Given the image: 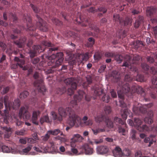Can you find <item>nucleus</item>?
Wrapping results in <instances>:
<instances>
[{
    "mask_svg": "<svg viewBox=\"0 0 157 157\" xmlns=\"http://www.w3.org/2000/svg\"><path fill=\"white\" fill-rule=\"evenodd\" d=\"M59 114L60 116L58 118V120L61 121L63 118L66 117L68 113L69 114V119L68 124L71 127L75 126V127H78L81 125V118L77 116L75 113L71 109V108L67 107L65 109L60 107L58 109Z\"/></svg>",
    "mask_w": 157,
    "mask_h": 157,
    "instance_id": "f257e3e1",
    "label": "nucleus"
},
{
    "mask_svg": "<svg viewBox=\"0 0 157 157\" xmlns=\"http://www.w3.org/2000/svg\"><path fill=\"white\" fill-rule=\"evenodd\" d=\"M127 122L130 126L134 127L139 131H148L150 130L149 128L145 125H143L141 126V125L143 123V121L139 118H134V122L130 119L128 120Z\"/></svg>",
    "mask_w": 157,
    "mask_h": 157,
    "instance_id": "f03ea898",
    "label": "nucleus"
},
{
    "mask_svg": "<svg viewBox=\"0 0 157 157\" xmlns=\"http://www.w3.org/2000/svg\"><path fill=\"white\" fill-rule=\"evenodd\" d=\"M8 97L5 96L4 98V101L6 107L7 105L10 109H16L18 108L20 105L19 101L18 99L14 101V102L8 103Z\"/></svg>",
    "mask_w": 157,
    "mask_h": 157,
    "instance_id": "7ed1b4c3",
    "label": "nucleus"
},
{
    "mask_svg": "<svg viewBox=\"0 0 157 157\" xmlns=\"http://www.w3.org/2000/svg\"><path fill=\"white\" fill-rule=\"evenodd\" d=\"M121 87H118V90L117 91V94L118 97L122 100L124 96V94L128 92L130 90V88L128 83H126L124 85L122 88H121Z\"/></svg>",
    "mask_w": 157,
    "mask_h": 157,
    "instance_id": "20e7f679",
    "label": "nucleus"
},
{
    "mask_svg": "<svg viewBox=\"0 0 157 157\" xmlns=\"http://www.w3.org/2000/svg\"><path fill=\"white\" fill-rule=\"evenodd\" d=\"M23 114V117L25 120H29L30 119L31 114L28 111L27 107H22L19 110V116L21 117Z\"/></svg>",
    "mask_w": 157,
    "mask_h": 157,
    "instance_id": "39448f33",
    "label": "nucleus"
},
{
    "mask_svg": "<svg viewBox=\"0 0 157 157\" xmlns=\"http://www.w3.org/2000/svg\"><path fill=\"white\" fill-rule=\"evenodd\" d=\"M85 94L84 92L82 91H80L78 92V96H74V100L71 101L70 103V105L72 106V107L74 106L77 104L76 101H79L84 96H85Z\"/></svg>",
    "mask_w": 157,
    "mask_h": 157,
    "instance_id": "423d86ee",
    "label": "nucleus"
},
{
    "mask_svg": "<svg viewBox=\"0 0 157 157\" xmlns=\"http://www.w3.org/2000/svg\"><path fill=\"white\" fill-rule=\"evenodd\" d=\"M109 148L106 146H99L97 147L96 151L98 154L103 155L107 153L109 151Z\"/></svg>",
    "mask_w": 157,
    "mask_h": 157,
    "instance_id": "0eeeda50",
    "label": "nucleus"
},
{
    "mask_svg": "<svg viewBox=\"0 0 157 157\" xmlns=\"http://www.w3.org/2000/svg\"><path fill=\"white\" fill-rule=\"evenodd\" d=\"M4 112L3 114H1L2 116H3L4 121L6 124L8 123L9 121H12L13 117L9 114L7 109H4Z\"/></svg>",
    "mask_w": 157,
    "mask_h": 157,
    "instance_id": "6e6552de",
    "label": "nucleus"
},
{
    "mask_svg": "<svg viewBox=\"0 0 157 157\" xmlns=\"http://www.w3.org/2000/svg\"><path fill=\"white\" fill-rule=\"evenodd\" d=\"M80 149H82L83 152L86 155H91L94 152L93 149L90 147L87 144H85L82 146Z\"/></svg>",
    "mask_w": 157,
    "mask_h": 157,
    "instance_id": "1a4fd4ad",
    "label": "nucleus"
},
{
    "mask_svg": "<svg viewBox=\"0 0 157 157\" xmlns=\"http://www.w3.org/2000/svg\"><path fill=\"white\" fill-rule=\"evenodd\" d=\"M34 86L40 92L44 91L45 88L43 83V80L41 79L40 81L36 80L34 83Z\"/></svg>",
    "mask_w": 157,
    "mask_h": 157,
    "instance_id": "9d476101",
    "label": "nucleus"
},
{
    "mask_svg": "<svg viewBox=\"0 0 157 157\" xmlns=\"http://www.w3.org/2000/svg\"><path fill=\"white\" fill-rule=\"evenodd\" d=\"M55 149L54 144L52 142H49L47 145L44 148L43 152L47 153L51 152Z\"/></svg>",
    "mask_w": 157,
    "mask_h": 157,
    "instance_id": "9b49d317",
    "label": "nucleus"
},
{
    "mask_svg": "<svg viewBox=\"0 0 157 157\" xmlns=\"http://www.w3.org/2000/svg\"><path fill=\"white\" fill-rule=\"evenodd\" d=\"M40 114V112L38 110L34 111H33L32 117V122L34 124L38 125L39 122L37 121L38 117Z\"/></svg>",
    "mask_w": 157,
    "mask_h": 157,
    "instance_id": "f8f14e48",
    "label": "nucleus"
},
{
    "mask_svg": "<svg viewBox=\"0 0 157 157\" xmlns=\"http://www.w3.org/2000/svg\"><path fill=\"white\" fill-rule=\"evenodd\" d=\"M113 156L115 157H122L123 152L121 149L118 146L116 147L113 151Z\"/></svg>",
    "mask_w": 157,
    "mask_h": 157,
    "instance_id": "ddd939ff",
    "label": "nucleus"
},
{
    "mask_svg": "<svg viewBox=\"0 0 157 157\" xmlns=\"http://www.w3.org/2000/svg\"><path fill=\"white\" fill-rule=\"evenodd\" d=\"M36 16L38 19V21L40 27V29L44 32L47 31V27L45 23L43 21V20L39 17L38 15H36Z\"/></svg>",
    "mask_w": 157,
    "mask_h": 157,
    "instance_id": "4468645a",
    "label": "nucleus"
},
{
    "mask_svg": "<svg viewBox=\"0 0 157 157\" xmlns=\"http://www.w3.org/2000/svg\"><path fill=\"white\" fill-rule=\"evenodd\" d=\"M76 81L73 78H68L65 80L64 82L67 84H71V86L74 89H76L77 87Z\"/></svg>",
    "mask_w": 157,
    "mask_h": 157,
    "instance_id": "2eb2a0df",
    "label": "nucleus"
},
{
    "mask_svg": "<svg viewBox=\"0 0 157 157\" xmlns=\"http://www.w3.org/2000/svg\"><path fill=\"white\" fill-rule=\"evenodd\" d=\"M15 61L17 62V64L18 65L19 67L22 68L23 70H26L27 69V67L26 66H24V67L22 65L25 64V61L23 59H19L17 57H15L14 59Z\"/></svg>",
    "mask_w": 157,
    "mask_h": 157,
    "instance_id": "dca6fc26",
    "label": "nucleus"
},
{
    "mask_svg": "<svg viewBox=\"0 0 157 157\" xmlns=\"http://www.w3.org/2000/svg\"><path fill=\"white\" fill-rule=\"evenodd\" d=\"M63 54L62 52H60L58 53L57 58L58 59L56 62V67H57L61 65L63 60Z\"/></svg>",
    "mask_w": 157,
    "mask_h": 157,
    "instance_id": "f3484780",
    "label": "nucleus"
},
{
    "mask_svg": "<svg viewBox=\"0 0 157 157\" xmlns=\"http://www.w3.org/2000/svg\"><path fill=\"white\" fill-rule=\"evenodd\" d=\"M94 94L97 96L101 95L103 92V89L101 87L99 86H96L94 88Z\"/></svg>",
    "mask_w": 157,
    "mask_h": 157,
    "instance_id": "a211bd4d",
    "label": "nucleus"
},
{
    "mask_svg": "<svg viewBox=\"0 0 157 157\" xmlns=\"http://www.w3.org/2000/svg\"><path fill=\"white\" fill-rule=\"evenodd\" d=\"M83 139V138L79 134H74L71 139V140L74 142L81 141Z\"/></svg>",
    "mask_w": 157,
    "mask_h": 157,
    "instance_id": "6ab92c4d",
    "label": "nucleus"
},
{
    "mask_svg": "<svg viewBox=\"0 0 157 157\" xmlns=\"http://www.w3.org/2000/svg\"><path fill=\"white\" fill-rule=\"evenodd\" d=\"M157 12V9L153 7H148L146 10V14L148 16H150L154 13Z\"/></svg>",
    "mask_w": 157,
    "mask_h": 157,
    "instance_id": "aec40b11",
    "label": "nucleus"
},
{
    "mask_svg": "<svg viewBox=\"0 0 157 157\" xmlns=\"http://www.w3.org/2000/svg\"><path fill=\"white\" fill-rule=\"evenodd\" d=\"M50 122L51 120L47 115L41 116L40 119V122L41 124L44 122L48 123Z\"/></svg>",
    "mask_w": 157,
    "mask_h": 157,
    "instance_id": "412c9836",
    "label": "nucleus"
},
{
    "mask_svg": "<svg viewBox=\"0 0 157 157\" xmlns=\"http://www.w3.org/2000/svg\"><path fill=\"white\" fill-rule=\"evenodd\" d=\"M130 111L127 109H125L121 112V115L122 118L124 120L127 118V116L130 113Z\"/></svg>",
    "mask_w": 157,
    "mask_h": 157,
    "instance_id": "4be33fe9",
    "label": "nucleus"
},
{
    "mask_svg": "<svg viewBox=\"0 0 157 157\" xmlns=\"http://www.w3.org/2000/svg\"><path fill=\"white\" fill-rule=\"evenodd\" d=\"M33 48L34 49V51L31 52L32 54H33L34 55L36 53H39L43 52L44 50L41 49L40 46L39 45L34 46Z\"/></svg>",
    "mask_w": 157,
    "mask_h": 157,
    "instance_id": "5701e85b",
    "label": "nucleus"
},
{
    "mask_svg": "<svg viewBox=\"0 0 157 157\" xmlns=\"http://www.w3.org/2000/svg\"><path fill=\"white\" fill-rule=\"evenodd\" d=\"M32 146L29 145L25 148L22 149V151H19V153L21 155H26L31 150Z\"/></svg>",
    "mask_w": 157,
    "mask_h": 157,
    "instance_id": "b1692460",
    "label": "nucleus"
},
{
    "mask_svg": "<svg viewBox=\"0 0 157 157\" xmlns=\"http://www.w3.org/2000/svg\"><path fill=\"white\" fill-rule=\"evenodd\" d=\"M132 56H127L125 57V59L126 61H125L123 65V66H125L126 67H128L129 64L131 63V60L132 59Z\"/></svg>",
    "mask_w": 157,
    "mask_h": 157,
    "instance_id": "393cba45",
    "label": "nucleus"
},
{
    "mask_svg": "<svg viewBox=\"0 0 157 157\" xmlns=\"http://www.w3.org/2000/svg\"><path fill=\"white\" fill-rule=\"evenodd\" d=\"M104 119V116L102 114L97 115L94 117L95 121L98 123H100Z\"/></svg>",
    "mask_w": 157,
    "mask_h": 157,
    "instance_id": "a878e982",
    "label": "nucleus"
},
{
    "mask_svg": "<svg viewBox=\"0 0 157 157\" xmlns=\"http://www.w3.org/2000/svg\"><path fill=\"white\" fill-rule=\"evenodd\" d=\"M2 129L4 131L7 132V133L4 135V137L6 138H9L11 134V129L10 128L3 127L2 128Z\"/></svg>",
    "mask_w": 157,
    "mask_h": 157,
    "instance_id": "bb28decb",
    "label": "nucleus"
},
{
    "mask_svg": "<svg viewBox=\"0 0 157 157\" xmlns=\"http://www.w3.org/2000/svg\"><path fill=\"white\" fill-rule=\"evenodd\" d=\"M50 134L53 135H56L59 133H60L61 136L63 135V134L62 132H61L60 130L58 129L54 130H49Z\"/></svg>",
    "mask_w": 157,
    "mask_h": 157,
    "instance_id": "cd10ccee",
    "label": "nucleus"
},
{
    "mask_svg": "<svg viewBox=\"0 0 157 157\" xmlns=\"http://www.w3.org/2000/svg\"><path fill=\"white\" fill-rule=\"evenodd\" d=\"M143 108L142 106H141V105L138 104V106L137 107L135 105L134 106L133 109V112L136 114L137 113V111L139 110L141 112H143L142 111Z\"/></svg>",
    "mask_w": 157,
    "mask_h": 157,
    "instance_id": "c85d7f7f",
    "label": "nucleus"
},
{
    "mask_svg": "<svg viewBox=\"0 0 157 157\" xmlns=\"http://www.w3.org/2000/svg\"><path fill=\"white\" fill-rule=\"evenodd\" d=\"M26 40L25 38H24L22 39V40L21 39H20V41L19 42H15V44L17 45L18 47L19 48L22 47L24 45V43Z\"/></svg>",
    "mask_w": 157,
    "mask_h": 157,
    "instance_id": "c756f323",
    "label": "nucleus"
},
{
    "mask_svg": "<svg viewBox=\"0 0 157 157\" xmlns=\"http://www.w3.org/2000/svg\"><path fill=\"white\" fill-rule=\"evenodd\" d=\"M122 152L123 154V156L130 157L132 155L131 151L128 149H124Z\"/></svg>",
    "mask_w": 157,
    "mask_h": 157,
    "instance_id": "7c9ffc66",
    "label": "nucleus"
},
{
    "mask_svg": "<svg viewBox=\"0 0 157 157\" xmlns=\"http://www.w3.org/2000/svg\"><path fill=\"white\" fill-rule=\"evenodd\" d=\"M105 122L107 127L109 128H111L113 127V124L109 118L107 117L105 119Z\"/></svg>",
    "mask_w": 157,
    "mask_h": 157,
    "instance_id": "2f4dec72",
    "label": "nucleus"
},
{
    "mask_svg": "<svg viewBox=\"0 0 157 157\" xmlns=\"http://www.w3.org/2000/svg\"><path fill=\"white\" fill-rule=\"evenodd\" d=\"M51 134L49 131L47 132V133L44 136H42L41 137V138L44 141H47L49 138Z\"/></svg>",
    "mask_w": 157,
    "mask_h": 157,
    "instance_id": "473e14b6",
    "label": "nucleus"
},
{
    "mask_svg": "<svg viewBox=\"0 0 157 157\" xmlns=\"http://www.w3.org/2000/svg\"><path fill=\"white\" fill-rule=\"evenodd\" d=\"M2 151L5 153L10 152V149L8 146L6 145H3L2 147Z\"/></svg>",
    "mask_w": 157,
    "mask_h": 157,
    "instance_id": "72a5a7b5",
    "label": "nucleus"
},
{
    "mask_svg": "<svg viewBox=\"0 0 157 157\" xmlns=\"http://www.w3.org/2000/svg\"><path fill=\"white\" fill-rule=\"evenodd\" d=\"M143 17H141L139 18L138 21L137 20L136 21L135 23V27L136 28H137L139 27L140 25V23H141L143 22Z\"/></svg>",
    "mask_w": 157,
    "mask_h": 157,
    "instance_id": "f704fd0d",
    "label": "nucleus"
},
{
    "mask_svg": "<svg viewBox=\"0 0 157 157\" xmlns=\"http://www.w3.org/2000/svg\"><path fill=\"white\" fill-rule=\"evenodd\" d=\"M118 131L119 133H121L123 135H125L127 131L124 128L120 127L118 128Z\"/></svg>",
    "mask_w": 157,
    "mask_h": 157,
    "instance_id": "c9c22d12",
    "label": "nucleus"
},
{
    "mask_svg": "<svg viewBox=\"0 0 157 157\" xmlns=\"http://www.w3.org/2000/svg\"><path fill=\"white\" fill-rule=\"evenodd\" d=\"M15 134L18 135L23 136L26 134L25 131L24 130H18L15 132Z\"/></svg>",
    "mask_w": 157,
    "mask_h": 157,
    "instance_id": "e433bc0d",
    "label": "nucleus"
},
{
    "mask_svg": "<svg viewBox=\"0 0 157 157\" xmlns=\"http://www.w3.org/2000/svg\"><path fill=\"white\" fill-rule=\"evenodd\" d=\"M28 95V92L27 91H24L21 93L20 97L22 99L24 98H26Z\"/></svg>",
    "mask_w": 157,
    "mask_h": 157,
    "instance_id": "4c0bfd02",
    "label": "nucleus"
},
{
    "mask_svg": "<svg viewBox=\"0 0 157 157\" xmlns=\"http://www.w3.org/2000/svg\"><path fill=\"white\" fill-rule=\"evenodd\" d=\"M109 97L108 95H105L103 96L101 98L102 100L103 101H105V102L108 103L109 100Z\"/></svg>",
    "mask_w": 157,
    "mask_h": 157,
    "instance_id": "58836bf2",
    "label": "nucleus"
},
{
    "mask_svg": "<svg viewBox=\"0 0 157 157\" xmlns=\"http://www.w3.org/2000/svg\"><path fill=\"white\" fill-rule=\"evenodd\" d=\"M114 120L115 122H117L122 125L125 124V122L122 120L120 118L117 117H115Z\"/></svg>",
    "mask_w": 157,
    "mask_h": 157,
    "instance_id": "ea45409f",
    "label": "nucleus"
},
{
    "mask_svg": "<svg viewBox=\"0 0 157 157\" xmlns=\"http://www.w3.org/2000/svg\"><path fill=\"white\" fill-rule=\"evenodd\" d=\"M18 147L15 148L14 147L13 148H11V152L13 154H17L18 153H19V151H20L18 150L17 149Z\"/></svg>",
    "mask_w": 157,
    "mask_h": 157,
    "instance_id": "a19ab883",
    "label": "nucleus"
},
{
    "mask_svg": "<svg viewBox=\"0 0 157 157\" xmlns=\"http://www.w3.org/2000/svg\"><path fill=\"white\" fill-rule=\"evenodd\" d=\"M144 121L146 123L150 124L152 123L153 121L151 118L146 117L144 119Z\"/></svg>",
    "mask_w": 157,
    "mask_h": 157,
    "instance_id": "79ce46f5",
    "label": "nucleus"
},
{
    "mask_svg": "<svg viewBox=\"0 0 157 157\" xmlns=\"http://www.w3.org/2000/svg\"><path fill=\"white\" fill-rule=\"evenodd\" d=\"M93 124V121L91 119H89L86 121H85L84 123V125L86 126H91Z\"/></svg>",
    "mask_w": 157,
    "mask_h": 157,
    "instance_id": "37998d69",
    "label": "nucleus"
},
{
    "mask_svg": "<svg viewBox=\"0 0 157 157\" xmlns=\"http://www.w3.org/2000/svg\"><path fill=\"white\" fill-rule=\"evenodd\" d=\"M122 56L119 55H117L115 57V59L118 63H120L122 61Z\"/></svg>",
    "mask_w": 157,
    "mask_h": 157,
    "instance_id": "c03bdc74",
    "label": "nucleus"
},
{
    "mask_svg": "<svg viewBox=\"0 0 157 157\" xmlns=\"http://www.w3.org/2000/svg\"><path fill=\"white\" fill-rule=\"evenodd\" d=\"M52 20L53 23L56 25H60L62 24V22L59 21L58 19H56L55 18H53Z\"/></svg>",
    "mask_w": 157,
    "mask_h": 157,
    "instance_id": "a18cd8bd",
    "label": "nucleus"
},
{
    "mask_svg": "<svg viewBox=\"0 0 157 157\" xmlns=\"http://www.w3.org/2000/svg\"><path fill=\"white\" fill-rule=\"evenodd\" d=\"M136 133V131L135 130L132 129L131 132V138L132 139H135V134Z\"/></svg>",
    "mask_w": 157,
    "mask_h": 157,
    "instance_id": "49530a36",
    "label": "nucleus"
},
{
    "mask_svg": "<svg viewBox=\"0 0 157 157\" xmlns=\"http://www.w3.org/2000/svg\"><path fill=\"white\" fill-rule=\"evenodd\" d=\"M104 110L107 114H109L111 112V109L109 106H106Z\"/></svg>",
    "mask_w": 157,
    "mask_h": 157,
    "instance_id": "de8ad7c7",
    "label": "nucleus"
},
{
    "mask_svg": "<svg viewBox=\"0 0 157 157\" xmlns=\"http://www.w3.org/2000/svg\"><path fill=\"white\" fill-rule=\"evenodd\" d=\"M55 139L57 140H59L62 142H65L67 141V139L65 137H62L59 136L55 138Z\"/></svg>",
    "mask_w": 157,
    "mask_h": 157,
    "instance_id": "09e8293b",
    "label": "nucleus"
},
{
    "mask_svg": "<svg viewBox=\"0 0 157 157\" xmlns=\"http://www.w3.org/2000/svg\"><path fill=\"white\" fill-rule=\"evenodd\" d=\"M89 43L90 44L89 45V46H91L93 45L94 43V39L92 37H90L88 39Z\"/></svg>",
    "mask_w": 157,
    "mask_h": 157,
    "instance_id": "8fccbe9b",
    "label": "nucleus"
},
{
    "mask_svg": "<svg viewBox=\"0 0 157 157\" xmlns=\"http://www.w3.org/2000/svg\"><path fill=\"white\" fill-rule=\"evenodd\" d=\"M51 115L52 116V118L54 120L57 119L58 120V118L56 113L52 111L51 112Z\"/></svg>",
    "mask_w": 157,
    "mask_h": 157,
    "instance_id": "3c124183",
    "label": "nucleus"
},
{
    "mask_svg": "<svg viewBox=\"0 0 157 157\" xmlns=\"http://www.w3.org/2000/svg\"><path fill=\"white\" fill-rule=\"evenodd\" d=\"M19 142L21 144H25L27 142V138H22L20 139Z\"/></svg>",
    "mask_w": 157,
    "mask_h": 157,
    "instance_id": "603ef678",
    "label": "nucleus"
},
{
    "mask_svg": "<svg viewBox=\"0 0 157 157\" xmlns=\"http://www.w3.org/2000/svg\"><path fill=\"white\" fill-rule=\"evenodd\" d=\"M113 20L115 21H119L120 23L121 22L118 14H116L113 15Z\"/></svg>",
    "mask_w": 157,
    "mask_h": 157,
    "instance_id": "864d4df0",
    "label": "nucleus"
},
{
    "mask_svg": "<svg viewBox=\"0 0 157 157\" xmlns=\"http://www.w3.org/2000/svg\"><path fill=\"white\" fill-rule=\"evenodd\" d=\"M89 59V55L88 53H86L82 55V59L86 61Z\"/></svg>",
    "mask_w": 157,
    "mask_h": 157,
    "instance_id": "5fc2aeb1",
    "label": "nucleus"
},
{
    "mask_svg": "<svg viewBox=\"0 0 157 157\" xmlns=\"http://www.w3.org/2000/svg\"><path fill=\"white\" fill-rule=\"evenodd\" d=\"M42 44L43 45L48 47L52 46V44L51 43L49 42H47L44 41L42 42Z\"/></svg>",
    "mask_w": 157,
    "mask_h": 157,
    "instance_id": "6e6d98bb",
    "label": "nucleus"
},
{
    "mask_svg": "<svg viewBox=\"0 0 157 157\" xmlns=\"http://www.w3.org/2000/svg\"><path fill=\"white\" fill-rule=\"evenodd\" d=\"M93 140L94 141V142L96 144H100L103 142V140L101 139H94Z\"/></svg>",
    "mask_w": 157,
    "mask_h": 157,
    "instance_id": "4d7b16f0",
    "label": "nucleus"
},
{
    "mask_svg": "<svg viewBox=\"0 0 157 157\" xmlns=\"http://www.w3.org/2000/svg\"><path fill=\"white\" fill-rule=\"evenodd\" d=\"M71 88H69L68 90V94L69 95H71L74 93V90L75 89H73V87L71 86Z\"/></svg>",
    "mask_w": 157,
    "mask_h": 157,
    "instance_id": "13d9d810",
    "label": "nucleus"
},
{
    "mask_svg": "<svg viewBox=\"0 0 157 157\" xmlns=\"http://www.w3.org/2000/svg\"><path fill=\"white\" fill-rule=\"evenodd\" d=\"M30 6L35 13H38L39 12V10L35 6L32 4H31Z\"/></svg>",
    "mask_w": 157,
    "mask_h": 157,
    "instance_id": "bf43d9fd",
    "label": "nucleus"
},
{
    "mask_svg": "<svg viewBox=\"0 0 157 157\" xmlns=\"http://www.w3.org/2000/svg\"><path fill=\"white\" fill-rule=\"evenodd\" d=\"M106 67V66L105 65H102L99 69L98 71L100 73H101L103 72L105 69Z\"/></svg>",
    "mask_w": 157,
    "mask_h": 157,
    "instance_id": "052dcab7",
    "label": "nucleus"
},
{
    "mask_svg": "<svg viewBox=\"0 0 157 157\" xmlns=\"http://www.w3.org/2000/svg\"><path fill=\"white\" fill-rule=\"evenodd\" d=\"M71 151L72 154L76 155L78 153V150L75 147L71 148Z\"/></svg>",
    "mask_w": 157,
    "mask_h": 157,
    "instance_id": "680f3d73",
    "label": "nucleus"
},
{
    "mask_svg": "<svg viewBox=\"0 0 157 157\" xmlns=\"http://www.w3.org/2000/svg\"><path fill=\"white\" fill-rule=\"evenodd\" d=\"M33 149L35 150H36L38 152H40L42 151V149L41 147H33Z\"/></svg>",
    "mask_w": 157,
    "mask_h": 157,
    "instance_id": "e2e57ef3",
    "label": "nucleus"
},
{
    "mask_svg": "<svg viewBox=\"0 0 157 157\" xmlns=\"http://www.w3.org/2000/svg\"><path fill=\"white\" fill-rule=\"evenodd\" d=\"M92 130L93 131L94 134L95 135H97L98 133H100L99 128L96 129H92Z\"/></svg>",
    "mask_w": 157,
    "mask_h": 157,
    "instance_id": "0e129e2a",
    "label": "nucleus"
},
{
    "mask_svg": "<svg viewBox=\"0 0 157 157\" xmlns=\"http://www.w3.org/2000/svg\"><path fill=\"white\" fill-rule=\"evenodd\" d=\"M57 54L56 55L54 54H52L51 56L49 57L48 58L49 59H51L52 60L53 59H55L57 57Z\"/></svg>",
    "mask_w": 157,
    "mask_h": 157,
    "instance_id": "69168bd1",
    "label": "nucleus"
},
{
    "mask_svg": "<svg viewBox=\"0 0 157 157\" xmlns=\"http://www.w3.org/2000/svg\"><path fill=\"white\" fill-rule=\"evenodd\" d=\"M110 93L111 94V96L113 98H116L117 96V94L116 92H115L113 90H112L111 92Z\"/></svg>",
    "mask_w": 157,
    "mask_h": 157,
    "instance_id": "338daca9",
    "label": "nucleus"
},
{
    "mask_svg": "<svg viewBox=\"0 0 157 157\" xmlns=\"http://www.w3.org/2000/svg\"><path fill=\"white\" fill-rule=\"evenodd\" d=\"M153 30L154 32L155 37L157 38V26L153 27Z\"/></svg>",
    "mask_w": 157,
    "mask_h": 157,
    "instance_id": "774afa93",
    "label": "nucleus"
}]
</instances>
